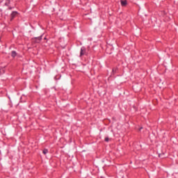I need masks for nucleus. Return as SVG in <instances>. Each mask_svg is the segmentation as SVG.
Segmentation results:
<instances>
[{
    "label": "nucleus",
    "mask_w": 178,
    "mask_h": 178,
    "mask_svg": "<svg viewBox=\"0 0 178 178\" xmlns=\"http://www.w3.org/2000/svg\"><path fill=\"white\" fill-rule=\"evenodd\" d=\"M86 48L83 47L81 49V52H80V56H83V55H86Z\"/></svg>",
    "instance_id": "1"
},
{
    "label": "nucleus",
    "mask_w": 178,
    "mask_h": 178,
    "mask_svg": "<svg viewBox=\"0 0 178 178\" xmlns=\"http://www.w3.org/2000/svg\"><path fill=\"white\" fill-rule=\"evenodd\" d=\"M121 6H126L127 5V0H120Z\"/></svg>",
    "instance_id": "2"
},
{
    "label": "nucleus",
    "mask_w": 178,
    "mask_h": 178,
    "mask_svg": "<svg viewBox=\"0 0 178 178\" xmlns=\"http://www.w3.org/2000/svg\"><path fill=\"white\" fill-rule=\"evenodd\" d=\"M35 42H40L42 40V36L33 38Z\"/></svg>",
    "instance_id": "3"
},
{
    "label": "nucleus",
    "mask_w": 178,
    "mask_h": 178,
    "mask_svg": "<svg viewBox=\"0 0 178 178\" xmlns=\"http://www.w3.org/2000/svg\"><path fill=\"white\" fill-rule=\"evenodd\" d=\"M17 15V12L14 11V12L12 13L11 17L13 18V17H15V16H16Z\"/></svg>",
    "instance_id": "4"
},
{
    "label": "nucleus",
    "mask_w": 178,
    "mask_h": 178,
    "mask_svg": "<svg viewBox=\"0 0 178 178\" xmlns=\"http://www.w3.org/2000/svg\"><path fill=\"white\" fill-rule=\"evenodd\" d=\"M11 55H12L13 58H15L16 56V55H17L16 51H12V54Z\"/></svg>",
    "instance_id": "5"
},
{
    "label": "nucleus",
    "mask_w": 178,
    "mask_h": 178,
    "mask_svg": "<svg viewBox=\"0 0 178 178\" xmlns=\"http://www.w3.org/2000/svg\"><path fill=\"white\" fill-rule=\"evenodd\" d=\"M42 152L44 155H46V154H48V149H44Z\"/></svg>",
    "instance_id": "6"
},
{
    "label": "nucleus",
    "mask_w": 178,
    "mask_h": 178,
    "mask_svg": "<svg viewBox=\"0 0 178 178\" xmlns=\"http://www.w3.org/2000/svg\"><path fill=\"white\" fill-rule=\"evenodd\" d=\"M105 141H106V143H108V141H109V138H105Z\"/></svg>",
    "instance_id": "7"
},
{
    "label": "nucleus",
    "mask_w": 178,
    "mask_h": 178,
    "mask_svg": "<svg viewBox=\"0 0 178 178\" xmlns=\"http://www.w3.org/2000/svg\"><path fill=\"white\" fill-rule=\"evenodd\" d=\"M141 130H143V127H140V128L139 129V131H141Z\"/></svg>",
    "instance_id": "8"
},
{
    "label": "nucleus",
    "mask_w": 178,
    "mask_h": 178,
    "mask_svg": "<svg viewBox=\"0 0 178 178\" xmlns=\"http://www.w3.org/2000/svg\"><path fill=\"white\" fill-rule=\"evenodd\" d=\"M159 158H161V154H159Z\"/></svg>",
    "instance_id": "9"
},
{
    "label": "nucleus",
    "mask_w": 178,
    "mask_h": 178,
    "mask_svg": "<svg viewBox=\"0 0 178 178\" xmlns=\"http://www.w3.org/2000/svg\"><path fill=\"white\" fill-rule=\"evenodd\" d=\"M113 72H115V69H113Z\"/></svg>",
    "instance_id": "10"
},
{
    "label": "nucleus",
    "mask_w": 178,
    "mask_h": 178,
    "mask_svg": "<svg viewBox=\"0 0 178 178\" xmlns=\"http://www.w3.org/2000/svg\"><path fill=\"white\" fill-rule=\"evenodd\" d=\"M13 17H12L11 20H13Z\"/></svg>",
    "instance_id": "11"
}]
</instances>
